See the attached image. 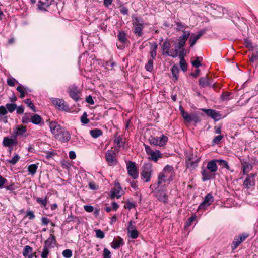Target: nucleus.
I'll return each instance as SVG.
<instances>
[{
	"instance_id": "13d9d810",
	"label": "nucleus",
	"mask_w": 258,
	"mask_h": 258,
	"mask_svg": "<svg viewBox=\"0 0 258 258\" xmlns=\"http://www.w3.org/2000/svg\"><path fill=\"white\" fill-rule=\"evenodd\" d=\"M217 161L220 165L223 166L227 169H229V166L227 161L224 160H217Z\"/></svg>"
},
{
	"instance_id": "79ce46f5",
	"label": "nucleus",
	"mask_w": 258,
	"mask_h": 258,
	"mask_svg": "<svg viewBox=\"0 0 258 258\" xmlns=\"http://www.w3.org/2000/svg\"><path fill=\"white\" fill-rule=\"evenodd\" d=\"M17 90L20 93V97L23 98L25 96V89L21 85H19L17 88Z\"/></svg>"
},
{
	"instance_id": "49530a36",
	"label": "nucleus",
	"mask_w": 258,
	"mask_h": 258,
	"mask_svg": "<svg viewBox=\"0 0 258 258\" xmlns=\"http://www.w3.org/2000/svg\"><path fill=\"white\" fill-rule=\"evenodd\" d=\"M223 138V136L221 135H218L215 136L213 139L212 140V145L218 144L222 139Z\"/></svg>"
},
{
	"instance_id": "774afa93",
	"label": "nucleus",
	"mask_w": 258,
	"mask_h": 258,
	"mask_svg": "<svg viewBox=\"0 0 258 258\" xmlns=\"http://www.w3.org/2000/svg\"><path fill=\"white\" fill-rule=\"evenodd\" d=\"M7 182V180L0 175V189L4 187V184Z\"/></svg>"
},
{
	"instance_id": "ddd939ff",
	"label": "nucleus",
	"mask_w": 258,
	"mask_h": 258,
	"mask_svg": "<svg viewBox=\"0 0 258 258\" xmlns=\"http://www.w3.org/2000/svg\"><path fill=\"white\" fill-rule=\"evenodd\" d=\"M214 197L211 194H207L204 198L203 202L199 206V210H204L209 206L214 201Z\"/></svg>"
},
{
	"instance_id": "bf43d9fd",
	"label": "nucleus",
	"mask_w": 258,
	"mask_h": 258,
	"mask_svg": "<svg viewBox=\"0 0 258 258\" xmlns=\"http://www.w3.org/2000/svg\"><path fill=\"white\" fill-rule=\"evenodd\" d=\"M176 25H177V30L178 31H183V32L184 31H185L184 30L185 29L186 27L185 26V25L184 24H183L182 23L177 22V23H176Z\"/></svg>"
},
{
	"instance_id": "4be33fe9",
	"label": "nucleus",
	"mask_w": 258,
	"mask_h": 258,
	"mask_svg": "<svg viewBox=\"0 0 258 258\" xmlns=\"http://www.w3.org/2000/svg\"><path fill=\"white\" fill-rule=\"evenodd\" d=\"M202 180L204 181L210 180L214 178L215 174L207 169H203L202 170Z\"/></svg>"
},
{
	"instance_id": "a18cd8bd",
	"label": "nucleus",
	"mask_w": 258,
	"mask_h": 258,
	"mask_svg": "<svg viewBox=\"0 0 258 258\" xmlns=\"http://www.w3.org/2000/svg\"><path fill=\"white\" fill-rule=\"evenodd\" d=\"M145 69L147 71L151 72L153 70V59H149L145 66Z\"/></svg>"
},
{
	"instance_id": "7c9ffc66",
	"label": "nucleus",
	"mask_w": 258,
	"mask_h": 258,
	"mask_svg": "<svg viewBox=\"0 0 258 258\" xmlns=\"http://www.w3.org/2000/svg\"><path fill=\"white\" fill-rule=\"evenodd\" d=\"M32 248L28 245L24 247L23 252V255L25 257H27L28 258H32L33 256L32 254Z\"/></svg>"
},
{
	"instance_id": "09e8293b",
	"label": "nucleus",
	"mask_w": 258,
	"mask_h": 258,
	"mask_svg": "<svg viewBox=\"0 0 258 258\" xmlns=\"http://www.w3.org/2000/svg\"><path fill=\"white\" fill-rule=\"evenodd\" d=\"M31 117L29 114H25L22 118V122L23 123H28L31 122Z\"/></svg>"
},
{
	"instance_id": "6ab92c4d",
	"label": "nucleus",
	"mask_w": 258,
	"mask_h": 258,
	"mask_svg": "<svg viewBox=\"0 0 258 258\" xmlns=\"http://www.w3.org/2000/svg\"><path fill=\"white\" fill-rule=\"evenodd\" d=\"M68 92L69 93L70 96L73 100L76 101L79 100L80 92L76 86L71 85L69 86L68 89Z\"/></svg>"
},
{
	"instance_id": "aec40b11",
	"label": "nucleus",
	"mask_w": 258,
	"mask_h": 258,
	"mask_svg": "<svg viewBox=\"0 0 258 258\" xmlns=\"http://www.w3.org/2000/svg\"><path fill=\"white\" fill-rule=\"evenodd\" d=\"M27 132V128L22 125H18L14 129L13 137L17 138L18 136H23Z\"/></svg>"
},
{
	"instance_id": "bb28decb",
	"label": "nucleus",
	"mask_w": 258,
	"mask_h": 258,
	"mask_svg": "<svg viewBox=\"0 0 258 258\" xmlns=\"http://www.w3.org/2000/svg\"><path fill=\"white\" fill-rule=\"evenodd\" d=\"M123 241L120 237H118L117 238L114 239L111 244V246L113 249H117L120 246L123 245Z\"/></svg>"
},
{
	"instance_id": "e433bc0d",
	"label": "nucleus",
	"mask_w": 258,
	"mask_h": 258,
	"mask_svg": "<svg viewBox=\"0 0 258 258\" xmlns=\"http://www.w3.org/2000/svg\"><path fill=\"white\" fill-rule=\"evenodd\" d=\"M49 6V4L47 1L43 2V0H40L38 2V7L40 10H46Z\"/></svg>"
},
{
	"instance_id": "b1692460",
	"label": "nucleus",
	"mask_w": 258,
	"mask_h": 258,
	"mask_svg": "<svg viewBox=\"0 0 258 258\" xmlns=\"http://www.w3.org/2000/svg\"><path fill=\"white\" fill-rule=\"evenodd\" d=\"M217 163V160H213L208 162L207 165V169L210 170L211 172L215 173L218 170Z\"/></svg>"
},
{
	"instance_id": "a878e982",
	"label": "nucleus",
	"mask_w": 258,
	"mask_h": 258,
	"mask_svg": "<svg viewBox=\"0 0 258 258\" xmlns=\"http://www.w3.org/2000/svg\"><path fill=\"white\" fill-rule=\"evenodd\" d=\"M155 197L159 201L162 202L164 204L168 203V196L164 192L156 191L155 192Z\"/></svg>"
},
{
	"instance_id": "c756f323",
	"label": "nucleus",
	"mask_w": 258,
	"mask_h": 258,
	"mask_svg": "<svg viewBox=\"0 0 258 258\" xmlns=\"http://www.w3.org/2000/svg\"><path fill=\"white\" fill-rule=\"evenodd\" d=\"M36 202L38 204H39L42 208L47 209V208L46 207L48 203V197H47L46 196L44 198L36 197Z\"/></svg>"
},
{
	"instance_id": "393cba45",
	"label": "nucleus",
	"mask_w": 258,
	"mask_h": 258,
	"mask_svg": "<svg viewBox=\"0 0 258 258\" xmlns=\"http://www.w3.org/2000/svg\"><path fill=\"white\" fill-rule=\"evenodd\" d=\"M56 243L55 237L53 234H50L49 238L45 241L44 246L47 248L54 247Z\"/></svg>"
},
{
	"instance_id": "423d86ee",
	"label": "nucleus",
	"mask_w": 258,
	"mask_h": 258,
	"mask_svg": "<svg viewBox=\"0 0 258 258\" xmlns=\"http://www.w3.org/2000/svg\"><path fill=\"white\" fill-rule=\"evenodd\" d=\"M171 44L168 40H166L163 43L162 46L163 55H166L172 57H176L178 55V53L175 49L170 50Z\"/></svg>"
},
{
	"instance_id": "58836bf2",
	"label": "nucleus",
	"mask_w": 258,
	"mask_h": 258,
	"mask_svg": "<svg viewBox=\"0 0 258 258\" xmlns=\"http://www.w3.org/2000/svg\"><path fill=\"white\" fill-rule=\"evenodd\" d=\"M20 159V157L18 154L15 153L14 157L11 159L7 160V162L12 165H15Z\"/></svg>"
},
{
	"instance_id": "c9c22d12",
	"label": "nucleus",
	"mask_w": 258,
	"mask_h": 258,
	"mask_svg": "<svg viewBox=\"0 0 258 258\" xmlns=\"http://www.w3.org/2000/svg\"><path fill=\"white\" fill-rule=\"evenodd\" d=\"M42 121V118L38 114H34L31 117V122L33 124H39Z\"/></svg>"
},
{
	"instance_id": "cd10ccee",
	"label": "nucleus",
	"mask_w": 258,
	"mask_h": 258,
	"mask_svg": "<svg viewBox=\"0 0 258 258\" xmlns=\"http://www.w3.org/2000/svg\"><path fill=\"white\" fill-rule=\"evenodd\" d=\"M206 113L215 120H218L220 118L219 113L212 109H206L205 110Z\"/></svg>"
},
{
	"instance_id": "680f3d73",
	"label": "nucleus",
	"mask_w": 258,
	"mask_h": 258,
	"mask_svg": "<svg viewBox=\"0 0 258 258\" xmlns=\"http://www.w3.org/2000/svg\"><path fill=\"white\" fill-rule=\"evenodd\" d=\"M81 121L84 124H87L89 120L87 118V115L86 112H84L81 117Z\"/></svg>"
},
{
	"instance_id": "ea45409f",
	"label": "nucleus",
	"mask_w": 258,
	"mask_h": 258,
	"mask_svg": "<svg viewBox=\"0 0 258 258\" xmlns=\"http://www.w3.org/2000/svg\"><path fill=\"white\" fill-rule=\"evenodd\" d=\"M114 142L116 144L117 146L119 148H124V142L122 140V139L119 137L116 138L114 140Z\"/></svg>"
},
{
	"instance_id": "338daca9",
	"label": "nucleus",
	"mask_w": 258,
	"mask_h": 258,
	"mask_svg": "<svg viewBox=\"0 0 258 258\" xmlns=\"http://www.w3.org/2000/svg\"><path fill=\"white\" fill-rule=\"evenodd\" d=\"M199 59L200 58L197 57L195 60L192 61V65L196 68H199L201 66V63H200Z\"/></svg>"
},
{
	"instance_id": "c85d7f7f",
	"label": "nucleus",
	"mask_w": 258,
	"mask_h": 258,
	"mask_svg": "<svg viewBox=\"0 0 258 258\" xmlns=\"http://www.w3.org/2000/svg\"><path fill=\"white\" fill-rule=\"evenodd\" d=\"M158 48V44L156 42H153L151 43L150 46V55L152 57V59H154L157 55V50Z\"/></svg>"
},
{
	"instance_id": "603ef678",
	"label": "nucleus",
	"mask_w": 258,
	"mask_h": 258,
	"mask_svg": "<svg viewBox=\"0 0 258 258\" xmlns=\"http://www.w3.org/2000/svg\"><path fill=\"white\" fill-rule=\"evenodd\" d=\"M95 232L96 234V237L97 238L103 239L104 237V233L100 229H96L95 230Z\"/></svg>"
},
{
	"instance_id": "2eb2a0df",
	"label": "nucleus",
	"mask_w": 258,
	"mask_h": 258,
	"mask_svg": "<svg viewBox=\"0 0 258 258\" xmlns=\"http://www.w3.org/2000/svg\"><path fill=\"white\" fill-rule=\"evenodd\" d=\"M49 127L51 133L54 138L63 129V127L58 122L56 121H50L49 122Z\"/></svg>"
},
{
	"instance_id": "052dcab7",
	"label": "nucleus",
	"mask_w": 258,
	"mask_h": 258,
	"mask_svg": "<svg viewBox=\"0 0 258 258\" xmlns=\"http://www.w3.org/2000/svg\"><path fill=\"white\" fill-rule=\"evenodd\" d=\"M230 93L228 92H223L221 95V98L222 100H228L230 99Z\"/></svg>"
},
{
	"instance_id": "864d4df0",
	"label": "nucleus",
	"mask_w": 258,
	"mask_h": 258,
	"mask_svg": "<svg viewBox=\"0 0 258 258\" xmlns=\"http://www.w3.org/2000/svg\"><path fill=\"white\" fill-rule=\"evenodd\" d=\"M196 218V216L195 215H192L191 217H190L187 220V221L186 222L185 228H187L188 227H189L192 223V222L195 221V219Z\"/></svg>"
},
{
	"instance_id": "37998d69",
	"label": "nucleus",
	"mask_w": 258,
	"mask_h": 258,
	"mask_svg": "<svg viewBox=\"0 0 258 258\" xmlns=\"http://www.w3.org/2000/svg\"><path fill=\"white\" fill-rule=\"evenodd\" d=\"M6 107L7 108V111L12 113L16 109L17 105L16 104L8 103L6 105Z\"/></svg>"
},
{
	"instance_id": "f8f14e48",
	"label": "nucleus",
	"mask_w": 258,
	"mask_h": 258,
	"mask_svg": "<svg viewBox=\"0 0 258 258\" xmlns=\"http://www.w3.org/2000/svg\"><path fill=\"white\" fill-rule=\"evenodd\" d=\"M55 138L61 142H67L71 139V134L67 130L63 128Z\"/></svg>"
},
{
	"instance_id": "a19ab883",
	"label": "nucleus",
	"mask_w": 258,
	"mask_h": 258,
	"mask_svg": "<svg viewBox=\"0 0 258 258\" xmlns=\"http://www.w3.org/2000/svg\"><path fill=\"white\" fill-rule=\"evenodd\" d=\"M128 236L132 239H136L139 236V232L136 230H131L127 232Z\"/></svg>"
},
{
	"instance_id": "2f4dec72",
	"label": "nucleus",
	"mask_w": 258,
	"mask_h": 258,
	"mask_svg": "<svg viewBox=\"0 0 258 258\" xmlns=\"http://www.w3.org/2000/svg\"><path fill=\"white\" fill-rule=\"evenodd\" d=\"M242 168L243 173L245 174L252 169V166L250 163L245 161L242 163Z\"/></svg>"
},
{
	"instance_id": "f704fd0d",
	"label": "nucleus",
	"mask_w": 258,
	"mask_h": 258,
	"mask_svg": "<svg viewBox=\"0 0 258 258\" xmlns=\"http://www.w3.org/2000/svg\"><path fill=\"white\" fill-rule=\"evenodd\" d=\"M179 69L177 66H173L171 69V73L172 75V78L175 81L178 80L179 78Z\"/></svg>"
},
{
	"instance_id": "5fc2aeb1",
	"label": "nucleus",
	"mask_w": 258,
	"mask_h": 258,
	"mask_svg": "<svg viewBox=\"0 0 258 258\" xmlns=\"http://www.w3.org/2000/svg\"><path fill=\"white\" fill-rule=\"evenodd\" d=\"M62 255L65 258H70L72 256V252L70 249H66L63 251Z\"/></svg>"
},
{
	"instance_id": "4d7b16f0",
	"label": "nucleus",
	"mask_w": 258,
	"mask_h": 258,
	"mask_svg": "<svg viewBox=\"0 0 258 258\" xmlns=\"http://www.w3.org/2000/svg\"><path fill=\"white\" fill-rule=\"evenodd\" d=\"M103 258H111V252L107 248H105L103 251Z\"/></svg>"
},
{
	"instance_id": "69168bd1",
	"label": "nucleus",
	"mask_w": 258,
	"mask_h": 258,
	"mask_svg": "<svg viewBox=\"0 0 258 258\" xmlns=\"http://www.w3.org/2000/svg\"><path fill=\"white\" fill-rule=\"evenodd\" d=\"M8 111L7 108L4 106H0V117L1 116L7 114Z\"/></svg>"
},
{
	"instance_id": "3c124183",
	"label": "nucleus",
	"mask_w": 258,
	"mask_h": 258,
	"mask_svg": "<svg viewBox=\"0 0 258 258\" xmlns=\"http://www.w3.org/2000/svg\"><path fill=\"white\" fill-rule=\"evenodd\" d=\"M199 84L204 87L208 85V80L206 78H201L199 79Z\"/></svg>"
},
{
	"instance_id": "39448f33",
	"label": "nucleus",
	"mask_w": 258,
	"mask_h": 258,
	"mask_svg": "<svg viewBox=\"0 0 258 258\" xmlns=\"http://www.w3.org/2000/svg\"><path fill=\"white\" fill-rule=\"evenodd\" d=\"M148 140L151 145L163 147L167 144L168 138L164 135H162L160 137L151 136Z\"/></svg>"
},
{
	"instance_id": "8fccbe9b",
	"label": "nucleus",
	"mask_w": 258,
	"mask_h": 258,
	"mask_svg": "<svg viewBox=\"0 0 258 258\" xmlns=\"http://www.w3.org/2000/svg\"><path fill=\"white\" fill-rule=\"evenodd\" d=\"M244 46L247 48L249 50L253 49V46L252 45V43L250 40L248 39H245L244 40Z\"/></svg>"
},
{
	"instance_id": "f3484780",
	"label": "nucleus",
	"mask_w": 258,
	"mask_h": 258,
	"mask_svg": "<svg viewBox=\"0 0 258 258\" xmlns=\"http://www.w3.org/2000/svg\"><path fill=\"white\" fill-rule=\"evenodd\" d=\"M117 38L119 42L116 44L117 47L120 49H123L125 47L127 40L125 33L122 31L119 32Z\"/></svg>"
},
{
	"instance_id": "6e6d98bb",
	"label": "nucleus",
	"mask_w": 258,
	"mask_h": 258,
	"mask_svg": "<svg viewBox=\"0 0 258 258\" xmlns=\"http://www.w3.org/2000/svg\"><path fill=\"white\" fill-rule=\"evenodd\" d=\"M27 105L30 107L33 111H35V106L32 103V101L29 99H27L24 101Z\"/></svg>"
},
{
	"instance_id": "9d476101",
	"label": "nucleus",
	"mask_w": 258,
	"mask_h": 258,
	"mask_svg": "<svg viewBox=\"0 0 258 258\" xmlns=\"http://www.w3.org/2000/svg\"><path fill=\"white\" fill-rule=\"evenodd\" d=\"M52 102L59 110L67 111L69 109V105L62 99L53 98L52 100Z\"/></svg>"
},
{
	"instance_id": "c03bdc74",
	"label": "nucleus",
	"mask_w": 258,
	"mask_h": 258,
	"mask_svg": "<svg viewBox=\"0 0 258 258\" xmlns=\"http://www.w3.org/2000/svg\"><path fill=\"white\" fill-rule=\"evenodd\" d=\"M49 252V248L44 246L41 253V257L42 258H47Z\"/></svg>"
},
{
	"instance_id": "f257e3e1",
	"label": "nucleus",
	"mask_w": 258,
	"mask_h": 258,
	"mask_svg": "<svg viewBox=\"0 0 258 258\" xmlns=\"http://www.w3.org/2000/svg\"><path fill=\"white\" fill-rule=\"evenodd\" d=\"M173 176L174 171L173 167L169 165H166L158 175V186L164 187L168 185L173 180Z\"/></svg>"
},
{
	"instance_id": "a211bd4d",
	"label": "nucleus",
	"mask_w": 258,
	"mask_h": 258,
	"mask_svg": "<svg viewBox=\"0 0 258 258\" xmlns=\"http://www.w3.org/2000/svg\"><path fill=\"white\" fill-rule=\"evenodd\" d=\"M248 234L246 233H242L238 236L235 237L232 244V249L233 250L236 249L241 242H242L247 237H248Z\"/></svg>"
},
{
	"instance_id": "9b49d317",
	"label": "nucleus",
	"mask_w": 258,
	"mask_h": 258,
	"mask_svg": "<svg viewBox=\"0 0 258 258\" xmlns=\"http://www.w3.org/2000/svg\"><path fill=\"white\" fill-rule=\"evenodd\" d=\"M256 174H250L248 175L243 181V185L247 189H250L254 186L255 184V178Z\"/></svg>"
},
{
	"instance_id": "20e7f679",
	"label": "nucleus",
	"mask_w": 258,
	"mask_h": 258,
	"mask_svg": "<svg viewBox=\"0 0 258 258\" xmlns=\"http://www.w3.org/2000/svg\"><path fill=\"white\" fill-rule=\"evenodd\" d=\"M190 34V32L184 31L183 35L179 38L178 40V42L175 43L174 48L175 50H176L177 52L178 53V54H179L181 51L184 49L183 47L184 46L187 40L189 38Z\"/></svg>"
},
{
	"instance_id": "6e6552de",
	"label": "nucleus",
	"mask_w": 258,
	"mask_h": 258,
	"mask_svg": "<svg viewBox=\"0 0 258 258\" xmlns=\"http://www.w3.org/2000/svg\"><path fill=\"white\" fill-rule=\"evenodd\" d=\"M127 173L133 179H136L138 177L139 171L136 164L132 161H128L126 163Z\"/></svg>"
},
{
	"instance_id": "0eeeda50",
	"label": "nucleus",
	"mask_w": 258,
	"mask_h": 258,
	"mask_svg": "<svg viewBox=\"0 0 258 258\" xmlns=\"http://www.w3.org/2000/svg\"><path fill=\"white\" fill-rule=\"evenodd\" d=\"M152 166L150 163H145L143 166V169L141 175L146 182H149L150 180L151 175L152 174Z\"/></svg>"
},
{
	"instance_id": "dca6fc26",
	"label": "nucleus",
	"mask_w": 258,
	"mask_h": 258,
	"mask_svg": "<svg viewBox=\"0 0 258 258\" xmlns=\"http://www.w3.org/2000/svg\"><path fill=\"white\" fill-rule=\"evenodd\" d=\"M3 145L5 147L12 148L13 146H16L18 144V141L16 137L13 138L5 137L3 140Z\"/></svg>"
},
{
	"instance_id": "473e14b6",
	"label": "nucleus",
	"mask_w": 258,
	"mask_h": 258,
	"mask_svg": "<svg viewBox=\"0 0 258 258\" xmlns=\"http://www.w3.org/2000/svg\"><path fill=\"white\" fill-rule=\"evenodd\" d=\"M202 33H199L198 34H192L189 38L190 46L193 47L197 41L201 37Z\"/></svg>"
},
{
	"instance_id": "412c9836",
	"label": "nucleus",
	"mask_w": 258,
	"mask_h": 258,
	"mask_svg": "<svg viewBox=\"0 0 258 258\" xmlns=\"http://www.w3.org/2000/svg\"><path fill=\"white\" fill-rule=\"evenodd\" d=\"M185 53L186 50L185 49H183L182 51L180 52L179 54H178V55L179 56L180 58V66L181 69L183 72H185L187 70V65L185 60L184 59V56L185 54Z\"/></svg>"
},
{
	"instance_id": "4468645a",
	"label": "nucleus",
	"mask_w": 258,
	"mask_h": 258,
	"mask_svg": "<svg viewBox=\"0 0 258 258\" xmlns=\"http://www.w3.org/2000/svg\"><path fill=\"white\" fill-rule=\"evenodd\" d=\"M123 191L121 187L120 184L118 182H115L114 186L113 187L110 191L111 198H114L116 197L119 198L122 195Z\"/></svg>"
},
{
	"instance_id": "0e129e2a",
	"label": "nucleus",
	"mask_w": 258,
	"mask_h": 258,
	"mask_svg": "<svg viewBox=\"0 0 258 258\" xmlns=\"http://www.w3.org/2000/svg\"><path fill=\"white\" fill-rule=\"evenodd\" d=\"M134 224V222L132 220L128 222L127 228V232H128L129 231L134 230L136 229V227Z\"/></svg>"
},
{
	"instance_id": "7ed1b4c3",
	"label": "nucleus",
	"mask_w": 258,
	"mask_h": 258,
	"mask_svg": "<svg viewBox=\"0 0 258 258\" xmlns=\"http://www.w3.org/2000/svg\"><path fill=\"white\" fill-rule=\"evenodd\" d=\"M144 146L149 160L157 162L159 159L163 158V154L159 150H154L149 146L145 144Z\"/></svg>"
},
{
	"instance_id": "f03ea898",
	"label": "nucleus",
	"mask_w": 258,
	"mask_h": 258,
	"mask_svg": "<svg viewBox=\"0 0 258 258\" xmlns=\"http://www.w3.org/2000/svg\"><path fill=\"white\" fill-rule=\"evenodd\" d=\"M132 22L134 33L138 36H142L143 35L142 31L144 28V20L140 17L133 16Z\"/></svg>"
},
{
	"instance_id": "5701e85b",
	"label": "nucleus",
	"mask_w": 258,
	"mask_h": 258,
	"mask_svg": "<svg viewBox=\"0 0 258 258\" xmlns=\"http://www.w3.org/2000/svg\"><path fill=\"white\" fill-rule=\"evenodd\" d=\"M179 110L182 116L186 122L190 123L192 121V120L194 119L192 117V114H190L188 112H185L181 106L179 107Z\"/></svg>"
},
{
	"instance_id": "e2e57ef3",
	"label": "nucleus",
	"mask_w": 258,
	"mask_h": 258,
	"mask_svg": "<svg viewBox=\"0 0 258 258\" xmlns=\"http://www.w3.org/2000/svg\"><path fill=\"white\" fill-rule=\"evenodd\" d=\"M200 161V159H197L195 161L192 160V159L190 157H189L188 160L187 161V164L188 166H192L195 165V164L198 163Z\"/></svg>"
},
{
	"instance_id": "4c0bfd02",
	"label": "nucleus",
	"mask_w": 258,
	"mask_h": 258,
	"mask_svg": "<svg viewBox=\"0 0 258 258\" xmlns=\"http://www.w3.org/2000/svg\"><path fill=\"white\" fill-rule=\"evenodd\" d=\"M37 168V165L35 164H31L28 167V171L29 174L33 176L36 173Z\"/></svg>"
},
{
	"instance_id": "72a5a7b5",
	"label": "nucleus",
	"mask_w": 258,
	"mask_h": 258,
	"mask_svg": "<svg viewBox=\"0 0 258 258\" xmlns=\"http://www.w3.org/2000/svg\"><path fill=\"white\" fill-rule=\"evenodd\" d=\"M103 132L99 128H95L90 131V134L93 138H97L101 136Z\"/></svg>"
},
{
	"instance_id": "1a4fd4ad",
	"label": "nucleus",
	"mask_w": 258,
	"mask_h": 258,
	"mask_svg": "<svg viewBox=\"0 0 258 258\" xmlns=\"http://www.w3.org/2000/svg\"><path fill=\"white\" fill-rule=\"evenodd\" d=\"M105 159L109 166H114L117 163L116 153L112 150H108L105 153Z\"/></svg>"
},
{
	"instance_id": "de8ad7c7",
	"label": "nucleus",
	"mask_w": 258,
	"mask_h": 258,
	"mask_svg": "<svg viewBox=\"0 0 258 258\" xmlns=\"http://www.w3.org/2000/svg\"><path fill=\"white\" fill-rule=\"evenodd\" d=\"M7 84L10 86H14L16 84H18V81L14 78L10 77L7 79Z\"/></svg>"
}]
</instances>
